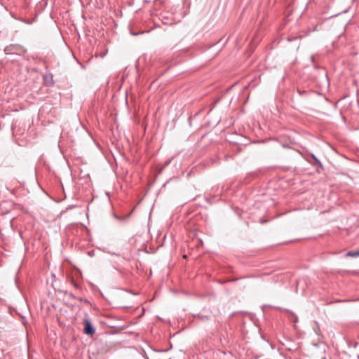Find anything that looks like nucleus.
Instances as JSON below:
<instances>
[{
	"label": "nucleus",
	"mask_w": 359,
	"mask_h": 359,
	"mask_svg": "<svg viewBox=\"0 0 359 359\" xmlns=\"http://www.w3.org/2000/svg\"><path fill=\"white\" fill-rule=\"evenodd\" d=\"M72 283L75 288L80 289L79 285L76 283L74 280H72Z\"/></svg>",
	"instance_id": "423d86ee"
},
{
	"label": "nucleus",
	"mask_w": 359,
	"mask_h": 359,
	"mask_svg": "<svg viewBox=\"0 0 359 359\" xmlns=\"http://www.w3.org/2000/svg\"><path fill=\"white\" fill-rule=\"evenodd\" d=\"M107 53V50H104V52L100 53L98 56L101 58H103ZM96 57H97V55H96Z\"/></svg>",
	"instance_id": "20e7f679"
},
{
	"label": "nucleus",
	"mask_w": 359,
	"mask_h": 359,
	"mask_svg": "<svg viewBox=\"0 0 359 359\" xmlns=\"http://www.w3.org/2000/svg\"><path fill=\"white\" fill-rule=\"evenodd\" d=\"M348 255H352L351 252L348 253ZM353 256H359V250L353 254Z\"/></svg>",
	"instance_id": "0eeeda50"
},
{
	"label": "nucleus",
	"mask_w": 359,
	"mask_h": 359,
	"mask_svg": "<svg viewBox=\"0 0 359 359\" xmlns=\"http://www.w3.org/2000/svg\"><path fill=\"white\" fill-rule=\"evenodd\" d=\"M312 157L315 160L316 163L317 164H318L322 168L323 166H322V164H321L320 161L318 158H316L314 155H312Z\"/></svg>",
	"instance_id": "39448f33"
},
{
	"label": "nucleus",
	"mask_w": 359,
	"mask_h": 359,
	"mask_svg": "<svg viewBox=\"0 0 359 359\" xmlns=\"http://www.w3.org/2000/svg\"><path fill=\"white\" fill-rule=\"evenodd\" d=\"M23 47L19 44H10L4 48V53L6 55L12 54L17 51H22Z\"/></svg>",
	"instance_id": "f257e3e1"
},
{
	"label": "nucleus",
	"mask_w": 359,
	"mask_h": 359,
	"mask_svg": "<svg viewBox=\"0 0 359 359\" xmlns=\"http://www.w3.org/2000/svg\"><path fill=\"white\" fill-rule=\"evenodd\" d=\"M43 79L45 81V82L46 83V84L48 86H53L54 85V81H53V75L49 74H46L44 76H43Z\"/></svg>",
	"instance_id": "7ed1b4c3"
},
{
	"label": "nucleus",
	"mask_w": 359,
	"mask_h": 359,
	"mask_svg": "<svg viewBox=\"0 0 359 359\" xmlns=\"http://www.w3.org/2000/svg\"><path fill=\"white\" fill-rule=\"evenodd\" d=\"M147 359H149L148 358H147Z\"/></svg>",
	"instance_id": "6e6552de"
},
{
	"label": "nucleus",
	"mask_w": 359,
	"mask_h": 359,
	"mask_svg": "<svg viewBox=\"0 0 359 359\" xmlns=\"http://www.w3.org/2000/svg\"><path fill=\"white\" fill-rule=\"evenodd\" d=\"M84 333L88 335H93L95 333V330L92 325L90 321L88 319L84 320Z\"/></svg>",
	"instance_id": "f03ea898"
}]
</instances>
